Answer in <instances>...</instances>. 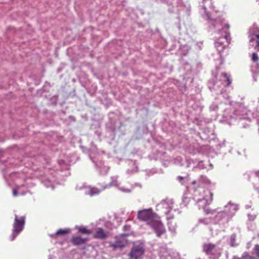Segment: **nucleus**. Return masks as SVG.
Segmentation results:
<instances>
[{
  "mask_svg": "<svg viewBox=\"0 0 259 259\" xmlns=\"http://www.w3.org/2000/svg\"><path fill=\"white\" fill-rule=\"evenodd\" d=\"M254 40H254V39H253V38H251V39H250V42H252V41H254Z\"/></svg>",
  "mask_w": 259,
  "mask_h": 259,
  "instance_id": "nucleus-23",
  "label": "nucleus"
},
{
  "mask_svg": "<svg viewBox=\"0 0 259 259\" xmlns=\"http://www.w3.org/2000/svg\"><path fill=\"white\" fill-rule=\"evenodd\" d=\"M126 237V235H125L115 236L114 242H110L109 246L113 249H123L126 246L128 243V240Z\"/></svg>",
  "mask_w": 259,
  "mask_h": 259,
  "instance_id": "nucleus-3",
  "label": "nucleus"
},
{
  "mask_svg": "<svg viewBox=\"0 0 259 259\" xmlns=\"http://www.w3.org/2000/svg\"><path fill=\"white\" fill-rule=\"evenodd\" d=\"M254 35L256 37V40H259V34H254Z\"/></svg>",
  "mask_w": 259,
  "mask_h": 259,
  "instance_id": "nucleus-20",
  "label": "nucleus"
},
{
  "mask_svg": "<svg viewBox=\"0 0 259 259\" xmlns=\"http://www.w3.org/2000/svg\"><path fill=\"white\" fill-rule=\"evenodd\" d=\"M13 195L14 196H16L17 195V194H18L17 190L16 189H13Z\"/></svg>",
  "mask_w": 259,
  "mask_h": 259,
  "instance_id": "nucleus-17",
  "label": "nucleus"
},
{
  "mask_svg": "<svg viewBox=\"0 0 259 259\" xmlns=\"http://www.w3.org/2000/svg\"><path fill=\"white\" fill-rule=\"evenodd\" d=\"M209 194H210V201H209V203H210L213 200V193L212 192H209Z\"/></svg>",
  "mask_w": 259,
  "mask_h": 259,
  "instance_id": "nucleus-18",
  "label": "nucleus"
},
{
  "mask_svg": "<svg viewBox=\"0 0 259 259\" xmlns=\"http://www.w3.org/2000/svg\"><path fill=\"white\" fill-rule=\"evenodd\" d=\"M110 233L108 231L105 230L103 228L99 227L96 229L93 234V237L100 240H105L109 236Z\"/></svg>",
  "mask_w": 259,
  "mask_h": 259,
  "instance_id": "nucleus-5",
  "label": "nucleus"
},
{
  "mask_svg": "<svg viewBox=\"0 0 259 259\" xmlns=\"http://www.w3.org/2000/svg\"><path fill=\"white\" fill-rule=\"evenodd\" d=\"M256 45L254 46V49L259 50V40H255Z\"/></svg>",
  "mask_w": 259,
  "mask_h": 259,
  "instance_id": "nucleus-16",
  "label": "nucleus"
},
{
  "mask_svg": "<svg viewBox=\"0 0 259 259\" xmlns=\"http://www.w3.org/2000/svg\"><path fill=\"white\" fill-rule=\"evenodd\" d=\"M230 34L229 33H226V34L225 36V38L226 39L227 41H228V37L229 36Z\"/></svg>",
  "mask_w": 259,
  "mask_h": 259,
  "instance_id": "nucleus-19",
  "label": "nucleus"
},
{
  "mask_svg": "<svg viewBox=\"0 0 259 259\" xmlns=\"http://www.w3.org/2000/svg\"><path fill=\"white\" fill-rule=\"evenodd\" d=\"M215 245L212 243H205L203 245V250L207 255H211L213 253Z\"/></svg>",
  "mask_w": 259,
  "mask_h": 259,
  "instance_id": "nucleus-8",
  "label": "nucleus"
},
{
  "mask_svg": "<svg viewBox=\"0 0 259 259\" xmlns=\"http://www.w3.org/2000/svg\"><path fill=\"white\" fill-rule=\"evenodd\" d=\"M239 259H256L254 256L249 255L247 252L243 254L242 257Z\"/></svg>",
  "mask_w": 259,
  "mask_h": 259,
  "instance_id": "nucleus-13",
  "label": "nucleus"
},
{
  "mask_svg": "<svg viewBox=\"0 0 259 259\" xmlns=\"http://www.w3.org/2000/svg\"><path fill=\"white\" fill-rule=\"evenodd\" d=\"M258 59L259 58L257 54L255 52L253 53L252 54L251 58L252 60L254 62H257V61H258Z\"/></svg>",
  "mask_w": 259,
  "mask_h": 259,
  "instance_id": "nucleus-14",
  "label": "nucleus"
},
{
  "mask_svg": "<svg viewBox=\"0 0 259 259\" xmlns=\"http://www.w3.org/2000/svg\"><path fill=\"white\" fill-rule=\"evenodd\" d=\"M196 184V181H193L192 182V185H195Z\"/></svg>",
  "mask_w": 259,
  "mask_h": 259,
  "instance_id": "nucleus-22",
  "label": "nucleus"
},
{
  "mask_svg": "<svg viewBox=\"0 0 259 259\" xmlns=\"http://www.w3.org/2000/svg\"><path fill=\"white\" fill-rule=\"evenodd\" d=\"M138 219L140 221L146 222L154 229L158 237L165 232V229L160 220L159 217L153 212L151 209L139 211Z\"/></svg>",
  "mask_w": 259,
  "mask_h": 259,
  "instance_id": "nucleus-1",
  "label": "nucleus"
},
{
  "mask_svg": "<svg viewBox=\"0 0 259 259\" xmlns=\"http://www.w3.org/2000/svg\"><path fill=\"white\" fill-rule=\"evenodd\" d=\"M179 179H180V181H182L183 179V178L181 177H179Z\"/></svg>",
  "mask_w": 259,
  "mask_h": 259,
  "instance_id": "nucleus-24",
  "label": "nucleus"
},
{
  "mask_svg": "<svg viewBox=\"0 0 259 259\" xmlns=\"http://www.w3.org/2000/svg\"><path fill=\"white\" fill-rule=\"evenodd\" d=\"M254 250L255 251V253H256V255L257 256V257H259V245L258 244H256L255 245Z\"/></svg>",
  "mask_w": 259,
  "mask_h": 259,
  "instance_id": "nucleus-15",
  "label": "nucleus"
},
{
  "mask_svg": "<svg viewBox=\"0 0 259 259\" xmlns=\"http://www.w3.org/2000/svg\"><path fill=\"white\" fill-rule=\"evenodd\" d=\"M25 217L22 216L19 218L17 215L15 216L13 225V233L16 235L19 234L23 229L25 224Z\"/></svg>",
  "mask_w": 259,
  "mask_h": 259,
  "instance_id": "nucleus-4",
  "label": "nucleus"
},
{
  "mask_svg": "<svg viewBox=\"0 0 259 259\" xmlns=\"http://www.w3.org/2000/svg\"><path fill=\"white\" fill-rule=\"evenodd\" d=\"M77 229L78 232L84 234L89 235L92 233V231L89 230L87 227H78Z\"/></svg>",
  "mask_w": 259,
  "mask_h": 259,
  "instance_id": "nucleus-10",
  "label": "nucleus"
},
{
  "mask_svg": "<svg viewBox=\"0 0 259 259\" xmlns=\"http://www.w3.org/2000/svg\"><path fill=\"white\" fill-rule=\"evenodd\" d=\"M171 207V203L166 200H163L157 205V209H162L163 213L165 214H167L170 212Z\"/></svg>",
  "mask_w": 259,
  "mask_h": 259,
  "instance_id": "nucleus-6",
  "label": "nucleus"
},
{
  "mask_svg": "<svg viewBox=\"0 0 259 259\" xmlns=\"http://www.w3.org/2000/svg\"><path fill=\"white\" fill-rule=\"evenodd\" d=\"M229 25H226L224 27V28H227V29H229Z\"/></svg>",
  "mask_w": 259,
  "mask_h": 259,
  "instance_id": "nucleus-21",
  "label": "nucleus"
},
{
  "mask_svg": "<svg viewBox=\"0 0 259 259\" xmlns=\"http://www.w3.org/2000/svg\"><path fill=\"white\" fill-rule=\"evenodd\" d=\"M222 76H223L225 78H226L225 81L227 82V85H230L231 83V80L230 78V76L227 74L226 72H223L222 73Z\"/></svg>",
  "mask_w": 259,
  "mask_h": 259,
  "instance_id": "nucleus-12",
  "label": "nucleus"
},
{
  "mask_svg": "<svg viewBox=\"0 0 259 259\" xmlns=\"http://www.w3.org/2000/svg\"><path fill=\"white\" fill-rule=\"evenodd\" d=\"M214 44L215 47L219 52L222 51L225 48V45L220 40L216 41Z\"/></svg>",
  "mask_w": 259,
  "mask_h": 259,
  "instance_id": "nucleus-11",
  "label": "nucleus"
},
{
  "mask_svg": "<svg viewBox=\"0 0 259 259\" xmlns=\"http://www.w3.org/2000/svg\"><path fill=\"white\" fill-rule=\"evenodd\" d=\"M145 252L143 243L135 244L128 253L130 259H141Z\"/></svg>",
  "mask_w": 259,
  "mask_h": 259,
  "instance_id": "nucleus-2",
  "label": "nucleus"
},
{
  "mask_svg": "<svg viewBox=\"0 0 259 259\" xmlns=\"http://www.w3.org/2000/svg\"><path fill=\"white\" fill-rule=\"evenodd\" d=\"M88 240V238H83L79 236H73L71 239V242L74 245L84 244Z\"/></svg>",
  "mask_w": 259,
  "mask_h": 259,
  "instance_id": "nucleus-7",
  "label": "nucleus"
},
{
  "mask_svg": "<svg viewBox=\"0 0 259 259\" xmlns=\"http://www.w3.org/2000/svg\"><path fill=\"white\" fill-rule=\"evenodd\" d=\"M70 233L69 229H59L54 234V236L59 235H65Z\"/></svg>",
  "mask_w": 259,
  "mask_h": 259,
  "instance_id": "nucleus-9",
  "label": "nucleus"
}]
</instances>
